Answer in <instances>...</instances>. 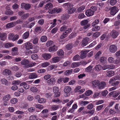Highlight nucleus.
Returning <instances> with one entry per match:
<instances>
[{
    "label": "nucleus",
    "instance_id": "obj_10",
    "mask_svg": "<svg viewBox=\"0 0 120 120\" xmlns=\"http://www.w3.org/2000/svg\"><path fill=\"white\" fill-rule=\"evenodd\" d=\"M24 46L27 50L31 49L33 48L32 44L29 42H26L23 44Z\"/></svg>",
    "mask_w": 120,
    "mask_h": 120
},
{
    "label": "nucleus",
    "instance_id": "obj_64",
    "mask_svg": "<svg viewBox=\"0 0 120 120\" xmlns=\"http://www.w3.org/2000/svg\"><path fill=\"white\" fill-rule=\"evenodd\" d=\"M38 101V102L40 103H44L45 102L46 100L45 99L41 98L39 99Z\"/></svg>",
    "mask_w": 120,
    "mask_h": 120
},
{
    "label": "nucleus",
    "instance_id": "obj_33",
    "mask_svg": "<svg viewBox=\"0 0 120 120\" xmlns=\"http://www.w3.org/2000/svg\"><path fill=\"white\" fill-rule=\"evenodd\" d=\"M30 34L29 31H27L23 34L22 35V38L23 39H26L28 38Z\"/></svg>",
    "mask_w": 120,
    "mask_h": 120
},
{
    "label": "nucleus",
    "instance_id": "obj_34",
    "mask_svg": "<svg viewBox=\"0 0 120 120\" xmlns=\"http://www.w3.org/2000/svg\"><path fill=\"white\" fill-rule=\"evenodd\" d=\"M1 82L3 84L8 86V82L7 80L5 79H1Z\"/></svg>",
    "mask_w": 120,
    "mask_h": 120
},
{
    "label": "nucleus",
    "instance_id": "obj_24",
    "mask_svg": "<svg viewBox=\"0 0 120 120\" xmlns=\"http://www.w3.org/2000/svg\"><path fill=\"white\" fill-rule=\"evenodd\" d=\"M37 77L38 75L35 73H30L29 76V78L31 79H35Z\"/></svg>",
    "mask_w": 120,
    "mask_h": 120
},
{
    "label": "nucleus",
    "instance_id": "obj_56",
    "mask_svg": "<svg viewBox=\"0 0 120 120\" xmlns=\"http://www.w3.org/2000/svg\"><path fill=\"white\" fill-rule=\"evenodd\" d=\"M41 27L40 26H37L35 28V31L36 32H40L41 31Z\"/></svg>",
    "mask_w": 120,
    "mask_h": 120
},
{
    "label": "nucleus",
    "instance_id": "obj_50",
    "mask_svg": "<svg viewBox=\"0 0 120 120\" xmlns=\"http://www.w3.org/2000/svg\"><path fill=\"white\" fill-rule=\"evenodd\" d=\"M51 108L52 110H55L59 108V106L58 105H53L52 106Z\"/></svg>",
    "mask_w": 120,
    "mask_h": 120
},
{
    "label": "nucleus",
    "instance_id": "obj_14",
    "mask_svg": "<svg viewBox=\"0 0 120 120\" xmlns=\"http://www.w3.org/2000/svg\"><path fill=\"white\" fill-rule=\"evenodd\" d=\"M89 39L88 37L84 38L82 41V46L83 47L89 43Z\"/></svg>",
    "mask_w": 120,
    "mask_h": 120
},
{
    "label": "nucleus",
    "instance_id": "obj_39",
    "mask_svg": "<svg viewBox=\"0 0 120 120\" xmlns=\"http://www.w3.org/2000/svg\"><path fill=\"white\" fill-rule=\"evenodd\" d=\"M69 17V15L68 14H63L61 17V19L64 20L68 19Z\"/></svg>",
    "mask_w": 120,
    "mask_h": 120
},
{
    "label": "nucleus",
    "instance_id": "obj_20",
    "mask_svg": "<svg viewBox=\"0 0 120 120\" xmlns=\"http://www.w3.org/2000/svg\"><path fill=\"white\" fill-rule=\"evenodd\" d=\"M58 49V47L54 44L52 47H50L49 49V51L50 52L56 51Z\"/></svg>",
    "mask_w": 120,
    "mask_h": 120
},
{
    "label": "nucleus",
    "instance_id": "obj_3",
    "mask_svg": "<svg viewBox=\"0 0 120 120\" xmlns=\"http://www.w3.org/2000/svg\"><path fill=\"white\" fill-rule=\"evenodd\" d=\"M80 24L82 26H83V28L86 29L90 27V25L88 23V21L87 20H85L81 22Z\"/></svg>",
    "mask_w": 120,
    "mask_h": 120
},
{
    "label": "nucleus",
    "instance_id": "obj_19",
    "mask_svg": "<svg viewBox=\"0 0 120 120\" xmlns=\"http://www.w3.org/2000/svg\"><path fill=\"white\" fill-rule=\"evenodd\" d=\"M52 7L53 5L51 3H48L46 5L45 7V8L46 9H49L48 12L50 14V13L49 12L50 11V9H51V10H53V8H52Z\"/></svg>",
    "mask_w": 120,
    "mask_h": 120
},
{
    "label": "nucleus",
    "instance_id": "obj_28",
    "mask_svg": "<svg viewBox=\"0 0 120 120\" xmlns=\"http://www.w3.org/2000/svg\"><path fill=\"white\" fill-rule=\"evenodd\" d=\"M3 74L4 75L8 76L11 74V71L8 69L4 70L3 71Z\"/></svg>",
    "mask_w": 120,
    "mask_h": 120
},
{
    "label": "nucleus",
    "instance_id": "obj_13",
    "mask_svg": "<svg viewBox=\"0 0 120 120\" xmlns=\"http://www.w3.org/2000/svg\"><path fill=\"white\" fill-rule=\"evenodd\" d=\"M21 7L22 8H24L25 10H27L30 8L31 6L29 4L22 3L21 4Z\"/></svg>",
    "mask_w": 120,
    "mask_h": 120
},
{
    "label": "nucleus",
    "instance_id": "obj_27",
    "mask_svg": "<svg viewBox=\"0 0 120 120\" xmlns=\"http://www.w3.org/2000/svg\"><path fill=\"white\" fill-rule=\"evenodd\" d=\"M54 79H55L53 78H51L47 81V82L48 85H53L54 84Z\"/></svg>",
    "mask_w": 120,
    "mask_h": 120
},
{
    "label": "nucleus",
    "instance_id": "obj_22",
    "mask_svg": "<svg viewBox=\"0 0 120 120\" xmlns=\"http://www.w3.org/2000/svg\"><path fill=\"white\" fill-rule=\"evenodd\" d=\"M109 94L110 95H112L113 97H116L119 95L120 92L119 91L116 92L114 91L110 92Z\"/></svg>",
    "mask_w": 120,
    "mask_h": 120
},
{
    "label": "nucleus",
    "instance_id": "obj_51",
    "mask_svg": "<svg viewBox=\"0 0 120 120\" xmlns=\"http://www.w3.org/2000/svg\"><path fill=\"white\" fill-rule=\"evenodd\" d=\"M69 33L66 32L63 33V34L61 35L60 38L61 39H63L67 36L68 34Z\"/></svg>",
    "mask_w": 120,
    "mask_h": 120
},
{
    "label": "nucleus",
    "instance_id": "obj_17",
    "mask_svg": "<svg viewBox=\"0 0 120 120\" xmlns=\"http://www.w3.org/2000/svg\"><path fill=\"white\" fill-rule=\"evenodd\" d=\"M18 48L17 47H15L11 49L12 51L11 54L12 55H17L19 53L18 52Z\"/></svg>",
    "mask_w": 120,
    "mask_h": 120
},
{
    "label": "nucleus",
    "instance_id": "obj_15",
    "mask_svg": "<svg viewBox=\"0 0 120 120\" xmlns=\"http://www.w3.org/2000/svg\"><path fill=\"white\" fill-rule=\"evenodd\" d=\"M111 34L113 38H116L118 35L119 32L116 30H113L111 32Z\"/></svg>",
    "mask_w": 120,
    "mask_h": 120
},
{
    "label": "nucleus",
    "instance_id": "obj_58",
    "mask_svg": "<svg viewBox=\"0 0 120 120\" xmlns=\"http://www.w3.org/2000/svg\"><path fill=\"white\" fill-rule=\"evenodd\" d=\"M21 83L20 81L17 80H14L12 82V84L18 85L19 84Z\"/></svg>",
    "mask_w": 120,
    "mask_h": 120
},
{
    "label": "nucleus",
    "instance_id": "obj_36",
    "mask_svg": "<svg viewBox=\"0 0 120 120\" xmlns=\"http://www.w3.org/2000/svg\"><path fill=\"white\" fill-rule=\"evenodd\" d=\"M99 82V81L98 80H96L92 82V84L93 86L94 87H96L98 85Z\"/></svg>",
    "mask_w": 120,
    "mask_h": 120
},
{
    "label": "nucleus",
    "instance_id": "obj_29",
    "mask_svg": "<svg viewBox=\"0 0 120 120\" xmlns=\"http://www.w3.org/2000/svg\"><path fill=\"white\" fill-rule=\"evenodd\" d=\"M82 62L73 63L71 64V67L73 68H74L79 66L80 65L82 64Z\"/></svg>",
    "mask_w": 120,
    "mask_h": 120
},
{
    "label": "nucleus",
    "instance_id": "obj_60",
    "mask_svg": "<svg viewBox=\"0 0 120 120\" xmlns=\"http://www.w3.org/2000/svg\"><path fill=\"white\" fill-rule=\"evenodd\" d=\"M89 9L92 11H93V12L94 13L97 10V8L95 6H93L91 7Z\"/></svg>",
    "mask_w": 120,
    "mask_h": 120
},
{
    "label": "nucleus",
    "instance_id": "obj_55",
    "mask_svg": "<svg viewBox=\"0 0 120 120\" xmlns=\"http://www.w3.org/2000/svg\"><path fill=\"white\" fill-rule=\"evenodd\" d=\"M17 99L15 98H14L11 100V102L13 104L16 103L17 102Z\"/></svg>",
    "mask_w": 120,
    "mask_h": 120
},
{
    "label": "nucleus",
    "instance_id": "obj_35",
    "mask_svg": "<svg viewBox=\"0 0 120 120\" xmlns=\"http://www.w3.org/2000/svg\"><path fill=\"white\" fill-rule=\"evenodd\" d=\"M60 58L57 56H55L52 59L53 62L54 63L58 62L60 61Z\"/></svg>",
    "mask_w": 120,
    "mask_h": 120
},
{
    "label": "nucleus",
    "instance_id": "obj_47",
    "mask_svg": "<svg viewBox=\"0 0 120 120\" xmlns=\"http://www.w3.org/2000/svg\"><path fill=\"white\" fill-rule=\"evenodd\" d=\"M29 15L28 13H24L21 17V18L22 19H24L29 17Z\"/></svg>",
    "mask_w": 120,
    "mask_h": 120
},
{
    "label": "nucleus",
    "instance_id": "obj_62",
    "mask_svg": "<svg viewBox=\"0 0 120 120\" xmlns=\"http://www.w3.org/2000/svg\"><path fill=\"white\" fill-rule=\"evenodd\" d=\"M100 35V33L99 32H97L94 34L93 36L95 38H97Z\"/></svg>",
    "mask_w": 120,
    "mask_h": 120
},
{
    "label": "nucleus",
    "instance_id": "obj_11",
    "mask_svg": "<svg viewBox=\"0 0 120 120\" xmlns=\"http://www.w3.org/2000/svg\"><path fill=\"white\" fill-rule=\"evenodd\" d=\"M30 61L27 59H25L23 60L21 62V64L23 65L25 68H27L28 64L29 63Z\"/></svg>",
    "mask_w": 120,
    "mask_h": 120
},
{
    "label": "nucleus",
    "instance_id": "obj_18",
    "mask_svg": "<svg viewBox=\"0 0 120 120\" xmlns=\"http://www.w3.org/2000/svg\"><path fill=\"white\" fill-rule=\"evenodd\" d=\"M89 52V51L86 50H82L81 52V55H80V58L83 59L85 58L86 54Z\"/></svg>",
    "mask_w": 120,
    "mask_h": 120
},
{
    "label": "nucleus",
    "instance_id": "obj_12",
    "mask_svg": "<svg viewBox=\"0 0 120 120\" xmlns=\"http://www.w3.org/2000/svg\"><path fill=\"white\" fill-rule=\"evenodd\" d=\"M62 10V9L61 8H54L53 10L50 9L49 12L50 13V14H52L56 12L59 13L61 12Z\"/></svg>",
    "mask_w": 120,
    "mask_h": 120
},
{
    "label": "nucleus",
    "instance_id": "obj_43",
    "mask_svg": "<svg viewBox=\"0 0 120 120\" xmlns=\"http://www.w3.org/2000/svg\"><path fill=\"white\" fill-rule=\"evenodd\" d=\"M5 14L8 15H10L13 14V12L10 10H8L5 12Z\"/></svg>",
    "mask_w": 120,
    "mask_h": 120
},
{
    "label": "nucleus",
    "instance_id": "obj_52",
    "mask_svg": "<svg viewBox=\"0 0 120 120\" xmlns=\"http://www.w3.org/2000/svg\"><path fill=\"white\" fill-rule=\"evenodd\" d=\"M57 53L58 56H60L63 55L64 52L62 50L60 49L57 52Z\"/></svg>",
    "mask_w": 120,
    "mask_h": 120
},
{
    "label": "nucleus",
    "instance_id": "obj_30",
    "mask_svg": "<svg viewBox=\"0 0 120 120\" xmlns=\"http://www.w3.org/2000/svg\"><path fill=\"white\" fill-rule=\"evenodd\" d=\"M14 44L12 43L8 42L6 43L4 45L5 47L8 48L14 46Z\"/></svg>",
    "mask_w": 120,
    "mask_h": 120
},
{
    "label": "nucleus",
    "instance_id": "obj_48",
    "mask_svg": "<svg viewBox=\"0 0 120 120\" xmlns=\"http://www.w3.org/2000/svg\"><path fill=\"white\" fill-rule=\"evenodd\" d=\"M85 8V6L84 5L81 6L79 7L78 9V12H80L83 11Z\"/></svg>",
    "mask_w": 120,
    "mask_h": 120
},
{
    "label": "nucleus",
    "instance_id": "obj_63",
    "mask_svg": "<svg viewBox=\"0 0 120 120\" xmlns=\"http://www.w3.org/2000/svg\"><path fill=\"white\" fill-rule=\"evenodd\" d=\"M116 3V0H111L110 2V5L112 6L114 5Z\"/></svg>",
    "mask_w": 120,
    "mask_h": 120
},
{
    "label": "nucleus",
    "instance_id": "obj_8",
    "mask_svg": "<svg viewBox=\"0 0 120 120\" xmlns=\"http://www.w3.org/2000/svg\"><path fill=\"white\" fill-rule=\"evenodd\" d=\"M119 10L116 6H114L111 9L110 14L113 15H115L118 11Z\"/></svg>",
    "mask_w": 120,
    "mask_h": 120
},
{
    "label": "nucleus",
    "instance_id": "obj_54",
    "mask_svg": "<svg viewBox=\"0 0 120 120\" xmlns=\"http://www.w3.org/2000/svg\"><path fill=\"white\" fill-rule=\"evenodd\" d=\"M99 22V20L98 19H96L92 23V25L93 26H94L96 25Z\"/></svg>",
    "mask_w": 120,
    "mask_h": 120
},
{
    "label": "nucleus",
    "instance_id": "obj_6",
    "mask_svg": "<svg viewBox=\"0 0 120 120\" xmlns=\"http://www.w3.org/2000/svg\"><path fill=\"white\" fill-rule=\"evenodd\" d=\"M59 88L56 86H55L53 88V90L55 94L54 95V97H57L60 95V93L59 91Z\"/></svg>",
    "mask_w": 120,
    "mask_h": 120
},
{
    "label": "nucleus",
    "instance_id": "obj_32",
    "mask_svg": "<svg viewBox=\"0 0 120 120\" xmlns=\"http://www.w3.org/2000/svg\"><path fill=\"white\" fill-rule=\"evenodd\" d=\"M120 24V21L119 20H117L115 21L114 23V25L116 27L115 28L116 29H117L119 28L120 27L119 25Z\"/></svg>",
    "mask_w": 120,
    "mask_h": 120
},
{
    "label": "nucleus",
    "instance_id": "obj_42",
    "mask_svg": "<svg viewBox=\"0 0 120 120\" xmlns=\"http://www.w3.org/2000/svg\"><path fill=\"white\" fill-rule=\"evenodd\" d=\"M47 37L45 36H43L41 37L40 39L42 42H45L47 41Z\"/></svg>",
    "mask_w": 120,
    "mask_h": 120
},
{
    "label": "nucleus",
    "instance_id": "obj_23",
    "mask_svg": "<svg viewBox=\"0 0 120 120\" xmlns=\"http://www.w3.org/2000/svg\"><path fill=\"white\" fill-rule=\"evenodd\" d=\"M15 26V22H14L8 23L6 25V27L7 28H9L13 27Z\"/></svg>",
    "mask_w": 120,
    "mask_h": 120
},
{
    "label": "nucleus",
    "instance_id": "obj_49",
    "mask_svg": "<svg viewBox=\"0 0 120 120\" xmlns=\"http://www.w3.org/2000/svg\"><path fill=\"white\" fill-rule=\"evenodd\" d=\"M73 45L72 44L69 43L66 46V48L68 50L71 49L73 47Z\"/></svg>",
    "mask_w": 120,
    "mask_h": 120
},
{
    "label": "nucleus",
    "instance_id": "obj_45",
    "mask_svg": "<svg viewBox=\"0 0 120 120\" xmlns=\"http://www.w3.org/2000/svg\"><path fill=\"white\" fill-rule=\"evenodd\" d=\"M31 58L33 60H37L38 59V56L36 54H34L32 55L31 56Z\"/></svg>",
    "mask_w": 120,
    "mask_h": 120
},
{
    "label": "nucleus",
    "instance_id": "obj_37",
    "mask_svg": "<svg viewBox=\"0 0 120 120\" xmlns=\"http://www.w3.org/2000/svg\"><path fill=\"white\" fill-rule=\"evenodd\" d=\"M94 69L96 71H98L102 69V67L99 64L97 65L94 67Z\"/></svg>",
    "mask_w": 120,
    "mask_h": 120
},
{
    "label": "nucleus",
    "instance_id": "obj_46",
    "mask_svg": "<svg viewBox=\"0 0 120 120\" xmlns=\"http://www.w3.org/2000/svg\"><path fill=\"white\" fill-rule=\"evenodd\" d=\"M92 66L90 65L85 69V71L87 72H89L92 70V68H93Z\"/></svg>",
    "mask_w": 120,
    "mask_h": 120
},
{
    "label": "nucleus",
    "instance_id": "obj_4",
    "mask_svg": "<svg viewBox=\"0 0 120 120\" xmlns=\"http://www.w3.org/2000/svg\"><path fill=\"white\" fill-rule=\"evenodd\" d=\"M116 79L115 78H112L110 79L109 82L110 83H111V85L113 86H117L119 83V81H116Z\"/></svg>",
    "mask_w": 120,
    "mask_h": 120
},
{
    "label": "nucleus",
    "instance_id": "obj_26",
    "mask_svg": "<svg viewBox=\"0 0 120 120\" xmlns=\"http://www.w3.org/2000/svg\"><path fill=\"white\" fill-rule=\"evenodd\" d=\"M42 56L43 58L46 60L49 59L51 57V55L49 53H45L43 54Z\"/></svg>",
    "mask_w": 120,
    "mask_h": 120
},
{
    "label": "nucleus",
    "instance_id": "obj_5",
    "mask_svg": "<svg viewBox=\"0 0 120 120\" xmlns=\"http://www.w3.org/2000/svg\"><path fill=\"white\" fill-rule=\"evenodd\" d=\"M11 98V96L10 95L8 94L4 96L3 98V100L4 101V105L6 106L8 104L7 101Z\"/></svg>",
    "mask_w": 120,
    "mask_h": 120
},
{
    "label": "nucleus",
    "instance_id": "obj_61",
    "mask_svg": "<svg viewBox=\"0 0 120 120\" xmlns=\"http://www.w3.org/2000/svg\"><path fill=\"white\" fill-rule=\"evenodd\" d=\"M35 24V21L33 22L30 23L28 25V27L30 28H32L34 25Z\"/></svg>",
    "mask_w": 120,
    "mask_h": 120
},
{
    "label": "nucleus",
    "instance_id": "obj_31",
    "mask_svg": "<svg viewBox=\"0 0 120 120\" xmlns=\"http://www.w3.org/2000/svg\"><path fill=\"white\" fill-rule=\"evenodd\" d=\"M20 86H23L24 88L25 89H28L29 88V85L27 84L25 82L21 83L20 84Z\"/></svg>",
    "mask_w": 120,
    "mask_h": 120
},
{
    "label": "nucleus",
    "instance_id": "obj_21",
    "mask_svg": "<svg viewBox=\"0 0 120 120\" xmlns=\"http://www.w3.org/2000/svg\"><path fill=\"white\" fill-rule=\"evenodd\" d=\"M85 13L86 15L88 16H92L94 14V13L93 12V11H92L89 9L86 10Z\"/></svg>",
    "mask_w": 120,
    "mask_h": 120
},
{
    "label": "nucleus",
    "instance_id": "obj_40",
    "mask_svg": "<svg viewBox=\"0 0 120 120\" xmlns=\"http://www.w3.org/2000/svg\"><path fill=\"white\" fill-rule=\"evenodd\" d=\"M114 72L113 71H111L108 72L106 75L108 77H111L114 75Z\"/></svg>",
    "mask_w": 120,
    "mask_h": 120
},
{
    "label": "nucleus",
    "instance_id": "obj_59",
    "mask_svg": "<svg viewBox=\"0 0 120 120\" xmlns=\"http://www.w3.org/2000/svg\"><path fill=\"white\" fill-rule=\"evenodd\" d=\"M11 69L13 71H17L19 70L18 67L16 66H14L11 68Z\"/></svg>",
    "mask_w": 120,
    "mask_h": 120
},
{
    "label": "nucleus",
    "instance_id": "obj_38",
    "mask_svg": "<svg viewBox=\"0 0 120 120\" xmlns=\"http://www.w3.org/2000/svg\"><path fill=\"white\" fill-rule=\"evenodd\" d=\"M54 43L52 41L50 40L47 42L46 44V45L47 47H49L52 45H53Z\"/></svg>",
    "mask_w": 120,
    "mask_h": 120
},
{
    "label": "nucleus",
    "instance_id": "obj_2",
    "mask_svg": "<svg viewBox=\"0 0 120 120\" xmlns=\"http://www.w3.org/2000/svg\"><path fill=\"white\" fill-rule=\"evenodd\" d=\"M64 96L68 97L70 95V93L71 92L72 89L69 86H66L64 87Z\"/></svg>",
    "mask_w": 120,
    "mask_h": 120
},
{
    "label": "nucleus",
    "instance_id": "obj_16",
    "mask_svg": "<svg viewBox=\"0 0 120 120\" xmlns=\"http://www.w3.org/2000/svg\"><path fill=\"white\" fill-rule=\"evenodd\" d=\"M106 86V83L104 81L101 82L98 85V88L99 89H102L104 88Z\"/></svg>",
    "mask_w": 120,
    "mask_h": 120
},
{
    "label": "nucleus",
    "instance_id": "obj_41",
    "mask_svg": "<svg viewBox=\"0 0 120 120\" xmlns=\"http://www.w3.org/2000/svg\"><path fill=\"white\" fill-rule=\"evenodd\" d=\"M75 10V8H72L68 10V13L69 14H70L74 13Z\"/></svg>",
    "mask_w": 120,
    "mask_h": 120
},
{
    "label": "nucleus",
    "instance_id": "obj_9",
    "mask_svg": "<svg viewBox=\"0 0 120 120\" xmlns=\"http://www.w3.org/2000/svg\"><path fill=\"white\" fill-rule=\"evenodd\" d=\"M109 49L110 52L112 53H114L117 50L116 46L115 45H111L109 48Z\"/></svg>",
    "mask_w": 120,
    "mask_h": 120
},
{
    "label": "nucleus",
    "instance_id": "obj_53",
    "mask_svg": "<svg viewBox=\"0 0 120 120\" xmlns=\"http://www.w3.org/2000/svg\"><path fill=\"white\" fill-rule=\"evenodd\" d=\"M100 92L101 94L104 96H106L108 93V92L106 90H105L103 91H102Z\"/></svg>",
    "mask_w": 120,
    "mask_h": 120
},
{
    "label": "nucleus",
    "instance_id": "obj_1",
    "mask_svg": "<svg viewBox=\"0 0 120 120\" xmlns=\"http://www.w3.org/2000/svg\"><path fill=\"white\" fill-rule=\"evenodd\" d=\"M19 38V35L17 34H15L14 33H10L8 35V39L10 40L15 41L17 40Z\"/></svg>",
    "mask_w": 120,
    "mask_h": 120
},
{
    "label": "nucleus",
    "instance_id": "obj_44",
    "mask_svg": "<svg viewBox=\"0 0 120 120\" xmlns=\"http://www.w3.org/2000/svg\"><path fill=\"white\" fill-rule=\"evenodd\" d=\"M106 58L105 56H102L100 58V62L103 63H104L106 61Z\"/></svg>",
    "mask_w": 120,
    "mask_h": 120
},
{
    "label": "nucleus",
    "instance_id": "obj_25",
    "mask_svg": "<svg viewBox=\"0 0 120 120\" xmlns=\"http://www.w3.org/2000/svg\"><path fill=\"white\" fill-rule=\"evenodd\" d=\"M6 38V33H0V39L1 40L4 41L5 40Z\"/></svg>",
    "mask_w": 120,
    "mask_h": 120
},
{
    "label": "nucleus",
    "instance_id": "obj_57",
    "mask_svg": "<svg viewBox=\"0 0 120 120\" xmlns=\"http://www.w3.org/2000/svg\"><path fill=\"white\" fill-rule=\"evenodd\" d=\"M92 93V92L91 90H89L86 92L85 94L86 96H89Z\"/></svg>",
    "mask_w": 120,
    "mask_h": 120
},
{
    "label": "nucleus",
    "instance_id": "obj_7",
    "mask_svg": "<svg viewBox=\"0 0 120 120\" xmlns=\"http://www.w3.org/2000/svg\"><path fill=\"white\" fill-rule=\"evenodd\" d=\"M60 30L61 31H65V32L67 33L71 32L72 30L71 28H69L66 26H63L60 27Z\"/></svg>",
    "mask_w": 120,
    "mask_h": 120
}]
</instances>
